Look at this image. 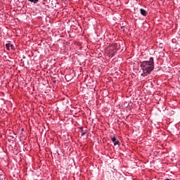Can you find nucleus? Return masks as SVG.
Instances as JSON below:
<instances>
[{
	"label": "nucleus",
	"mask_w": 180,
	"mask_h": 180,
	"mask_svg": "<svg viewBox=\"0 0 180 180\" xmlns=\"http://www.w3.org/2000/svg\"><path fill=\"white\" fill-rule=\"evenodd\" d=\"M30 2H32L33 4H37L39 0H28Z\"/></svg>",
	"instance_id": "nucleus-6"
},
{
	"label": "nucleus",
	"mask_w": 180,
	"mask_h": 180,
	"mask_svg": "<svg viewBox=\"0 0 180 180\" xmlns=\"http://www.w3.org/2000/svg\"><path fill=\"white\" fill-rule=\"evenodd\" d=\"M141 68L143 74H150L154 70V58H150L149 61H143L141 63Z\"/></svg>",
	"instance_id": "nucleus-1"
},
{
	"label": "nucleus",
	"mask_w": 180,
	"mask_h": 180,
	"mask_svg": "<svg viewBox=\"0 0 180 180\" xmlns=\"http://www.w3.org/2000/svg\"><path fill=\"white\" fill-rule=\"evenodd\" d=\"M124 27H121V29H124Z\"/></svg>",
	"instance_id": "nucleus-8"
},
{
	"label": "nucleus",
	"mask_w": 180,
	"mask_h": 180,
	"mask_svg": "<svg viewBox=\"0 0 180 180\" xmlns=\"http://www.w3.org/2000/svg\"><path fill=\"white\" fill-rule=\"evenodd\" d=\"M111 141H112V143H114V146L119 145V141H117V139L115 136L111 138Z\"/></svg>",
	"instance_id": "nucleus-2"
},
{
	"label": "nucleus",
	"mask_w": 180,
	"mask_h": 180,
	"mask_svg": "<svg viewBox=\"0 0 180 180\" xmlns=\"http://www.w3.org/2000/svg\"><path fill=\"white\" fill-rule=\"evenodd\" d=\"M0 179H1V180H4V179H5V178L4 177V176H3V175H0Z\"/></svg>",
	"instance_id": "nucleus-7"
},
{
	"label": "nucleus",
	"mask_w": 180,
	"mask_h": 180,
	"mask_svg": "<svg viewBox=\"0 0 180 180\" xmlns=\"http://www.w3.org/2000/svg\"><path fill=\"white\" fill-rule=\"evenodd\" d=\"M6 47L7 50L9 51V50H11V49H13L14 46H13V44H6Z\"/></svg>",
	"instance_id": "nucleus-4"
},
{
	"label": "nucleus",
	"mask_w": 180,
	"mask_h": 180,
	"mask_svg": "<svg viewBox=\"0 0 180 180\" xmlns=\"http://www.w3.org/2000/svg\"><path fill=\"white\" fill-rule=\"evenodd\" d=\"M85 134H86V130L84 131V129H82V136H85Z\"/></svg>",
	"instance_id": "nucleus-5"
},
{
	"label": "nucleus",
	"mask_w": 180,
	"mask_h": 180,
	"mask_svg": "<svg viewBox=\"0 0 180 180\" xmlns=\"http://www.w3.org/2000/svg\"><path fill=\"white\" fill-rule=\"evenodd\" d=\"M141 14L143 15V16H146L148 15L147 11H146L144 8H141L140 9Z\"/></svg>",
	"instance_id": "nucleus-3"
}]
</instances>
